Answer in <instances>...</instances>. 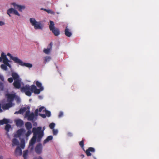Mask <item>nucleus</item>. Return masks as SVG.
Listing matches in <instances>:
<instances>
[{
	"mask_svg": "<svg viewBox=\"0 0 159 159\" xmlns=\"http://www.w3.org/2000/svg\"><path fill=\"white\" fill-rule=\"evenodd\" d=\"M43 87L40 88L39 89H37L36 87L34 85L30 86L29 85H26L25 86L21 87V91L22 92L25 93V94L28 96H30L31 95L32 92H34L35 94H39L41 91L43 90Z\"/></svg>",
	"mask_w": 159,
	"mask_h": 159,
	"instance_id": "nucleus-1",
	"label": "nucleus"
},
{
	"mask_svg": "<svg viewBox=\"0 0 159 159\" xmlns=\"http://www.w3.org/2000/svg\"><path fill=\"white\" fill-rule=\"evenodd\" d=\"M45 129V127H43V130H42V127L40 126L37 127V128L34 127L33 128L32 130L34 132L38 135L37 139V142H40L42 138L44 135V130Z\"/></svg>",
	"mask_w": 159,
	"mask_h": 159,
	"instance_id": "nucleus-2",
	"label": "nucleus"
},
{
	"mask_svg": "<svg viewBox=\"0 0 159 159\" xmlns=\"http://www.w3.org/2000/svg\"><path fill=\"white\" fill-rule=\"evenodd\" d=\"M30 21L31 25L34 26L35 29L42 30L43 29V25L41 23V22L37 21L35 19L33 18H30Z\"/></svg>",
	"mask_w": 159,
	"mask_h": 159,
	"instance_id": "nucleus-3",
	"label": "nucleus"
},
{
	"mask_svg": "<svg viewBox=\"0 0 159 159\" xmlns=\"http://www.w3.org/2000/svg\"><path fill=\"white\" fill-rule=\"evenodd\" d=\"M49 23V28L50 30L52 31L55 36L59 35L60 34V31L59 29L55 27L53 21L50 20Z\"/></svg>",
	"mask_w": 159,
	"mask_h": 159,
	"instance_id": "nucleus-4",
	"label": "nucleus"
},
{
	"mask_svg": "<svg viewBox=\"0 0 159 159\" xmlns=\"http://www.w3.org/2000/svg\"><path fill=\"white\" fill-rule=\"evenodd\" d=\"M32 132L33 133V136L30 141L29 146V148L30 151L33 150L34 148V145L36 143V139H37L38 135L33 131L32 130Z\"/></svg>",
	"mask_w": 159,
	"mask_h": 159,
	"instance_id": "nucleus-5",
	"label": "nucleus"
},
{
	"mask_svg": "<svg viewBox=\"0 0 159 159\" xmlns=\"http://www.w3.org/2000/svg\"><path fill=\"white\" fill-rule=\"evenodd\" d=\"M25 117L27 118V119L29 120H33L34 117L35 115L33 112L30 113V111L29 110L27 111L26 112L25 114Z\"/></svg>",
	"mask_w": 159,
	"mask_h": 159,
	"instance_id": "nucleus-6",
	"label": "nucleus"
},
{
	"mask_svg": "<svg viewBox=\"0 0 159 159\" xmlns=\"http://www.w3.org/2000/svg\"><path fill=\"white\" fill-rule=\"evenodd\" d=\"M1 57L2 59V62L3 63L5 64H6L10 68H11V65L10 64H8L7 63V61H8V59L7 58V56L6 55H5L4 52H2L1 54Z\"/></svg>",
	"mask_w": 159,
	"mask_h": 159,
	"instance_id": "nucleus-7",
	"label": "nucleus"
},
{
	"mask_svg": "<svg viewBox=\"0 0 159 159\" xmlns=\"http://www.w3.org/2000/svg\"><path fill=\"white\" fill-rule=\"evenodd\" d=\"M16 63L18 64L21 66H25L28 68H31L32 67V65L31 64L23 62L19 59L18 60Z\"/></svg>",
	"mask_w": 159,
	"mask_h": 159,
	"instance_id": "nucleus-8",
	"label": "nucleus"
},
{
	"mask_svg": "<svg viewBox=\"0 0 159 159\" xmlns=\"http://www.w3.org/2000/svg\"><path fill=\"white\" fill-rule=\"evenodd\" d=\"M7 102L10 103H13V102L15 98L16 95L14 94H7Z\"/></svg>",
	"mask_w": 159,
	"mask_h": 159,
	"instance_id": "nucleus-9",
	"label": "nucleus"
},
{
	"mask_svg": "<svg viewBox=\"0 0 159 159\" xmlns=\"http://www.w3.org/2000/svg\"><path fill=\"white\" fill-rule=\"evenodd\" d=\"M25 131V130L23 128H21L18 129L16 132L17 137L19 138H20L21 137H24Z\"/></svg>",
	"mask_w": 159,
	"mask_h": 159,
	"instance_id": "nucleus-10",
	"label": "nucleus"
},
{
	"mask_svg": "<svg viewBox=\"0 0 159 159\" xmlns=\"http://www.w3.org/2000/svg\"><path fill=\"white\" fill-rule=\"evenodd\" d=\"M95 151V149L93 147H89L85 151L87 156L88 157L90 156L92 154L91 153L94 152Z\"/></svg>",
	"mask_w": 159,
	"mask_h": 159,
	"instance_id": "nucleus-11",
	"label": "nucleus"
},
{
	"mask_svg": "<svg viewBox=\"0 0 159 159\" xmlns=\"http://www.w3.org/2000/svg\"><path fill=\"white\" fill-rule=\"evenodd\" d=\"M42 144L39 143L36 146L35 150L36 153L38 154H40L42 152Z\"/></svg>",
	"mask_w": 159,
	"mask_h": 159,
	"instance_id": "nucleus-12",
	"label": "nucleus"
},
{
	"mask_svg": "<svg viewBox=\"0 0 159 159\" xmlns=\"http://www.w3.org/2000/svg\"><path fill=\"white\" fill-rule=\"evenodd\" d=\"M13 105L14 104L13 103L8 102L7 103L3 104L1 107L3 110H6L12 107Z\"/></svg>",
	"mask_w": 159,
	"mask_h": 159,
	"instance_id": "nucleus-13",
	"label": "nucleus"
},
{
	"mask_svg": "<svg viewBox=\"0 0 159 159\" xmlns=\"http://www.w3.org/2000/svg\"><path fill=\"white\" fill-rule=\"evenodd\" d=\"M21 81V79L14 81L13 83V85L15 88L19 89L20 88Z\"/></svg>",
	"mask_w": 159,
	"mask_h": 159,
	"instance_id": "nucleus-14",
	"label": "nucleus"
},
{
	"mask_svg": "<svg viewBox=\"0 0 159 159\" xmlns=\"http://www.w3.org/2000/svg\"><path fill=\"white\" fill-rule=\"evenodd\" d=\"M14 7L16 9H18L20 11H22V10L25 8V7L24 6H22L16 4L15 3L12 4Z\"/></svg>",
	"mask_w": 159,
	"mask_h": 159,
	"instance_id": "nucleus-15",
	"label": "nucleus"
},
{
	"mask_svg": "<svg viewBox=\"0 0 159 159\" xmlns=\"http://www.w3.org/2000/svg\"><path fill=\"white\" fill-rule=\"evenodd\" d=\"M52 42L50 43L48 45V48L43 50V52L47 54H48L52 50Z\"/></svg>",
	"mask_w": 159,
	"mask_h": 159,
	"instance_id": "nucleus-16",
	"label": "nucleus"
},
{
	"mask_svg": "<svg viewBox=\"0 0 159 159\" xmlns=\"http://www.w3.org/2000/svg\"><path fill=\"white\" fill-rule=\"evenodd\" d=\"M15 154L16 156H21L22 154V151L21 148L18 146L15 151Z\"/></svg>",
	"mask_w": 159,
	"mask_h": 159,
	"instance_id": "nucleus-17",
	"label": "nucleus"
},
{
	"mask_svg": "<svg viewBox=\"0 0 159 159\" xmlns=\"http://www.w3.org/2000/svg\"><path fill=\"white\" fill-rule=\"evenodd\" d=\"M11 76L13 80H15L21 79L19 75L16 72H13L11 73Z\"/></svg>",
	"mask_w": 159,
	"mask_h": 159,
	"instance_id": "nucleus-18",
	"label": "nucleus"
},
{
	"mask_svg": "<svg viewBox=\"0 0 159 159\" xmlns=\"http://www.w3.org/2000/svg\"><path fill=\"white\" fill-rule=\"evenodd\" d=\"M16 124L17 126L21 127L24 125L23 121L20 119L16 120Z\"/></svg>",
	"mask_w": 159,
	"mask_h": 159,
	"instance_id": "nucleus-19",
	"label": "nucleus"
},
{
	"mask_svg": "<svg viewBox=\"0 0 159 159\" xmlns=\"http://www.w3.org/2000/svg\"><path fill=\"white\" fill-rule=\"evenodd\" d=\"M7 55L8 56H9L10 57V59H12L15 63H17L18 60L19 59L17 57H13L9 53H7Z\"/></svg>",
	"mask_w": 159,
	"mask_h": 159,
	"instance_id": "nucleus-20",
	"label": "nucleus"
},
{
	"mask_svg": "<svg viewBox=\"0 0 159 159\" xmlns=\"http://www.w3.org/2000/svg\"><path fill=\"white\" fill-rule=\"evenodd\" d=\"M65 35L68 37H70L72 35V33L70 30L66 27L65 30Z\"/></svg>",
	"mask_w": 159,
	"mask_h": 159,
	"instance_id": "nucleus-21",
	"label": "nucleus"
},
{
	"mask_svg": "<svg viewBox=\"0 0 159 159\" xmlns=\"http://www.w3.org/2000/svg\"><path fill=\"white\" fill-rule=\"evenodd\" d=\"M25 126L27 130H31L32 128V125L31 123L27 122L25 123Z\"/></svg>",
	"mask_w": 159,
	"mask_h": 159,
	"instance_id": "nucleus-22",
	"label": "nucleus"
},
{
	"mask_svg": "<svg viewBox=\"0 0 159 159\" xmlns=\"http://www.w3.org/2000/svg\"><path fill=\"white\" fill-rule=\"evenodd\" d=\"M45 115L44 114H39V115L42 117L43 118H45L46 117V116H47L48 117L50 116L51 115V112L50 111H45Z\"/></svg>",
	"mask_w": 159,
	"mask_h": 159,
	"instance_id": "nucleus-23",
	"label": "nucleus"
},
{
	"mask_svg": "<svg viewBox=\"0 0 159 159\" xmlns=\"http://www.w3.org/2000/svg\"><path fill=\"white\" fill-rule=\"evenodd\" d=\"M12 146H14L16 145H18L19 144V142L17 139L14 138L13 139L12 141Z\"/></svg>",
	"mask_w": 159,
	"mask_h": 159,
	"instance_id": "nucleus-24",
	"label": "nucleus"
},
{
	"mask_svg": "<svg viewBox=\"0 0 159 159\" xmlns=\"http://www.w3.org/2000/svg\"><path fill=\"white\" fill-rule=\"evenodd\" d=\"M9 120L6 119H4L2 120H0V125L4 124H7L9 123Z\"/></svg>",
	"mask_w": 159,
	"mask_h": 159,
	"instance_id": "nucleus-25",
	"label": "nucleus"
},
{
	"mask_svg": "<svg viewBox=\"0 0 159 159\" xmlns=\"http://www.w3.org/2000/svg\"><path fill=\"white\" fill-rule=\"evenodd\" d=\"M53 139V137L52 136L50 135L49 136L45 139L43 142V143L45 144L48 142L49 141L52 140Z\"/></svg>",
	"mask_w": 159,
	"mask_h": 159,
	"instance_id": "nucleus-26",
	"label": "nucleus"
},
{
	"mask_svg": "<svg viewBox=\"0 0 159 159\" xmlns=\"http://www.w3.org/2000/svg\"><path fill=\"white\" fill-rule=\"evenodd\" d=\"M14 9L13 8H11L8 9L7 11V14L10 17L11 16V14L13 13L14 11Z\"/></svg>",
	"mask_w": 159,
	"mask_h": 159,
	"instance_id": "nucleus-27",
	"label": "nucleus"
},
{
	"mask_svg": "<svg viewBox=\"0 0 159 159\" xmlns=\"http://www.w3.org/2000/svg\"><path fill=\"white\" fill-rule=\"evenodd\" d=\"M21 144L20 145V147L21 148L24 149L25 146V143L24 139H22L21 141Z\"/></svg>",
	"mask_w": 159,
	"mask_h": 159,
	"instance_id": "nucleus-28",
	"label": "nucleus"
},
{
	"mask_svg": "<svg viewBox=\"0 0 159 159\" xmlns=\"http://www.w3.org/2000/svg\"><path fill=\"white\" fill-rule=\"evenodd\" d=\"M11 126L9 124H7L5 126V129L7 131V132H8L10 129L11 128Z\"/></svg>",
	"mask_w": 159,
	"mask_h": 159,
	"instance_id": "nucleus-29",
	"label": "nucleus"
},
{
	"mask_svg": "<svg viewBox=\"0 0 159 159\" xmlns=\"http://www.w3.org/2000/svg\"><path fill=\"white\" fill-rule=\"evenodd\" d=\"M7 65L6 64H2L1 65V68L3 70H7Z\"/></svg>",
	"mask_w": 159,
	"mask_h": 159,
	"instance_id": "nucleus-30",
	"label": "nucleus"
},
{
	"mask_svg": "<svg viewBox=\"0 0 159 159\" xmlns=\"http://www.w3.org/2000/svg\"><path fill=\"white\" fill-rule=\"evenodd\" d=\"M28 151L27 150H26L25 151H24L23 153V156L25 159H26V157H27V156L28 155Z\"/></svg>",
	"mask_w": 159,
	"mask_h": 159,
	"instance_id": "nucleus-31",
	"label": "nucleus"
},
{
	"mask_svg": "<svg viewBox=\"0 0 159 159\" xmlns=\"http://www.w3.org/2000/svg\"><path fill=\"white\" fill-rule=\"evenodd\" d=\"M51 58L48 56H46L44 58V63L49 62L51 60Z\"/></svg>",
	"mask_w": 159,
	"mask_h": 159,
	"instance_id": "nucleus-32",
	"label": "nucleus"
},
{
	"mask_svg": "<svg viewBox=\"0 0 159 159\" xmlns=\"http://www.w3.org/2000/svg\"><path fill=\"white\" fill-rule=\"evenodd\" d=\"M79 145L84 150V140H82L81 141H80L79 143Z\"/></svg>",
	"mask_w": 159,
	"mask_h": 159,
	"instance_id": "nucleus-33",
	"label": "nucleus"
},
{
	"mask_svg": "<svg viewBox=\"0 0 159 159\" xmlns=\"http://www.w3.org/2000/svg\"><path fill=\"white\" fill-rule=\"evenodd\" d=\"M28 131L26 132V133L25 134V136L26 137H28L31 134L32 132L31 131V130H27Z\"/></svg>",
	"mask_w": 159,
	"mask_h": 159,
	"instance_id": "nucleus-34",
	"label": "nucleus"
},
{
	"mask_svg": "<svg viewBox=\"0 0 159 159\" xmlns=\"http://www.w3.org/2000/svg\"><path fill=\"white\" fill-rule=\"evenodd\" d=\"M26 110V108L25 107H24L23 108H21L19 110V112H20V114L23 113Z\"/></svg>",
	"mask_w": 159,
	"mask_h": 159,
	"instance_id": "nucleus-35",
	"label": "nucleus"
},
{
	"mask_svg": "<svg viewBox=\"0 0 159 159\" xmlns=\"http://www.w3.org/2000/svg\"><path fill=\"white\" fill-rule=\"evenodd\" d=\"M36 84L38 87L39 88H40L42 87V84L38 81L36 82Z\"/></svg>",
	"mask_w": 159,
	"mask_h": 159,
	"instance_id": "nucleus-36",
	"label": "nucleus"
},
{
	"mask_svg": "<svg viewBox=\"0 0 159 159\" xmlns=\"http://www.w3.org/2000/svg\"><path fill=\"white\" fill-rule=\"evenodd\" d=\"M55 126V124L54 123H52L49 124V127L51 129H53Z\"/></svg>",
	"mask_w": 159,
	"mask_h": 159,
	"instance_id": "nucleus-37",
	"label": "nucleus"
},
{
	"mask_svg": "<svg viewBox=\"0 0 159 159\" xmlns=\"http://www.w3.org/2000/svg\"><path fill=\"white\" fill-rule=\"evenodd\" d=\"M47 12L48 13H50L52 14H55V12H54L50 9H48L47 11Z\"/></svg>",
	"mask_w": 159,
	"mask_h": 159,
	"instance_id": "nucleus-38",
	"label": "nucleus"
},
{
	"mask_svg": "<svg viewBox=\"0 0 159 159\" xmlns=\"http://www.w3.org/2000/svg\"><path fill=\"white\" fill-rule=\"evenodd\" d=\"M15 100L17 102L19 103L20 102V98L16 95L15 98Z\"/></svg>",
	"mask_w": 159,
	"mask_h": 159,
	"instance_id": "nucleus-39",
	"label": "nucleus"
},
{
	"mask_svg": "<svg viewBox=\"0 0 159 159\" xmlns=\"http://www.w3.org/2000/svg\"><path fill=\"white\" fill-rule=\"evenodd\" d=\"M45 109H44V107H40L39 109V112H41L42 111H45Z\"/></svg>",
	"mask_w": 159,
	"mask_h": 159,
	"instance_id": "nucleus-40",
	"label": "nucleus"
},
{
	"mask_svg": "<svg viewBox=\"0 0 159 159\" xmlns=\"http://www.w3.org/2000/svg\"><path fill=\"white\" fill-rule=\"evenodd\" d=\"M14 11L13 12V14L16 15H17L19 16H20V15L19 13L18 12V11L17 10L15 9Z\"/></svg>",
	"mask_w": 159,
	"mask_h": 159,
	"instance_id": "nucleus-41",
	"label": "nucleus"
},
{
	"mask_svg": "<svg viewBox=\"0 0 159 159\" xmlns=\"http://www.w3.org/2000/svg\"><path fill=\"white\" fill-rule=\"evenodd\" d=\"M58 133V131L57 130L53 129V133L54 135H56Z\"/></svg>",
	"mask_w": 159,
	"mask_h": 159,
	"instance_id": "nucleus-42",
	"label": "nucleus"
},
{
	"mask_svg": "<svg viewBox=\"0 0 159 159\" xmlns=\"http://www.w3.org/2000/svg\"><path fill=\"white\" fill-rule=\"evenodd\" d=\"M13 79L12 78H9L8 79L7 81L10 83H11L13 82Z\"/></svg>",
	"mask_w": 159,
	"mask_h": 159,
	"instance_id": "nucleus-43",
	"label": "nucleus"
},
{
	"mask_svg": "<svg viewBox=\"0 0 159 159\" xmlns=\"http://www.w3.org/2000/svg\"><path fill=\"white\" fill-rule=\"evenodd\" d=\"M39 111L38 109H36L35 111H34V113L36 115V116H37L38 115V112H39Z\"/></svg>",
	"mask_w": 159,
	"mask_h": 159,
	"instance_id": "nucleus-44",
	"label": "nucleus"
},
{
	"mask_svg": "<svg viewBox=\"0 0 159 159\" xmlns=\"http://www.w3.org/2000/svg\"><path fill=\"white\" fill-rule=\"evenodd\" d=\"M63 113L61 111L59 113V115H58L59 117L60 118V117H61L63 116Z\"/></svg>",
	"mask_w": 159,
	"mask_h": 159,
	"instance_id": "nucleus-45",
	"label": "nucleus"
},
{
	"mask_svg": "<svg viewBox=\"0 0 159 159\" xmlns=\"http://www.w3.org/2000/svg\"><path fill=\"white\" fill-rule=\"evenodd\" d=\"M5 23L2 21H0V26H2L4 25Z\"/></svg>",
	"mask_w": 159,
	"mask_h": 159,
	"instance_id": "nucleus-46",
	"label": "nucleus"
},
{
	"mask_svg": "<svg viewBox=\"0 0 159 159\" xmlns=\"http://www.w3.org/2000/svg\"><path fill=\"white\" fill-rule=\"evenodd\" d=\"M67 135L69 137H71L72 135V134L71 133L69 132L67 133Z\"/></svg>",
	"mask_w": 159,
	"mask_h": 159,
	"instance_id": "nucleus-47",
	"label": "nucleus"
},
{
	"mask_svg": "<svg viewBox=\"0 0 159 159\" xmlns=\"http://www.w3.org/2000/svg\"><path fill=\"white\" fill-rule=\"evenodd\" d=\"M34 159H43L41 157L39 156L38 158H34Z\"/></svg>",
	"mask_w": 159,
	"mask_h": 159,
	"instance_id": "nucleus-48",
	"label": "nucleus"
},
{
	"mask_svg": "<svg viewBox=\"0 0 159 159\" xmlns=\"http://www.w3.org/2000/svg\"><path fill=\"white\" fill-rule=\"evenodd\" d=\"M1 107H2L1 104L0 103V112H2V110L1 109Z\"/></svg>",
	"mask_w": 159,
	"mask_h": 159,
	"instance_id": "nucleus-49",
	"label": "nucleus"
},
{
	"mask_svg": "<svg viewBox=\"0 0 159 159\" xmlns=\"http://www.w3.org/2000/svg\"><path fill=\"white\" fill-rule=\"evenodd\" d=\"M15 114H20V112H19V110L18 111H16L15 113Z\"/></svg>",
	"mask_w": 159,
	"mask_h": 159,
	"instance_id": "nucleus-50",
	"label": "nucleus"
},
{
	"mask_svg": "<svg viewBox=\"0 0 159 159\" xmlns=\"http://www.w3.org/2000/svg\"><path fill=\"white\" fill-rule=\"evenodd\" d=\"M41 9L46 11V12H47V10H48V9H44V8H42Z\"/></svg>",
	"mask_w": 159,
	"mask_h": 159,
	"instance_id": "nucleus-51",
	"label": "nucleus"
},
{
	"mask_svg": "<svg viewBox=\"0 0 159 159\" xmlns=\"http://www.w3.org/2000/svg\"><path fill=\"white\" fill-rule=\"evenodd\" d=\"M7 61V63H8V64H9V62H11V61H10L8 59V61Z\"/></svg>",
	"mask_w": 159,
	"mask_h": 159,
	"instance_id": "nucleus-52",
	"label": "nucleus"
},
{
	"mask_svg": "<svg viewBox=\"0 0 159 159\" xmlns=\"http://www.w3.org/2000/svg\"><path fill=\"white\" fill-rule=\"evenodd\" d=\"M0 159H3V157L2 156H0Z\"/></svg>",
	"mask_w": 159,
	"mask_h": 159,
	"instance_id": "nucleus-53",
	"label": "nucleus"
},
{
	"mask_svg": "<svg viewBox=\"0 0 159 159\" xmlns=\"http://www.w3.org/2000/svg\"><path fill=\"white\" fill-rule=\"evenodd\" d=\"M2 58L1 57H0V61H2Z\"/></svg>",
	"mask_w": 159,
	"mask_h": 159,
	"instance_id": "nucleus-54",
	"label": "nucleus"
},
{
	"mask_svg": "<svg viewBox=\"0 0 159 159\" xmlns=\"http://www.w3.org/2000/svg\"><path fill=\"white\" fill-rule=\"evenodd\" d=\"M1 79L2 80H4V78L2 77V78H1Z\"/></svg>",
	"mask_w": 159,
	"mask_h": 159,
	"instance_id": "nucleus-55",
	"label": "nucleus"
},
{
	"mask_svg": "<svg viewBox=\"0 0 159 159\" xmlns=\"http://www.w3.org/2000/svg\"><path fill=\"white\" fill-rule=\"evenodd\" d=\"M81 156H83V157H84V155H81Z\"/></svg>",
	"mask_w": 159,
	"mask_h": 159,
	"instance_id": "nucleus-56",
	"label": "nucleus"
},
{
	"mask_svg": "<svg viewBox=\"0 0 159 159\" xmlns=\"http://www.w3.org/2000/svg\"><path fill=\"white\" fill-rule=\"evenodd\" d=\"M35 123L37 124V123L36 122H35Z\"/></svg>",
	"mask_w": 159,
	"mask_h": 159,
	"instance_id": "nucleus-57",
	"label": "nucleus"
}]
</instances>
